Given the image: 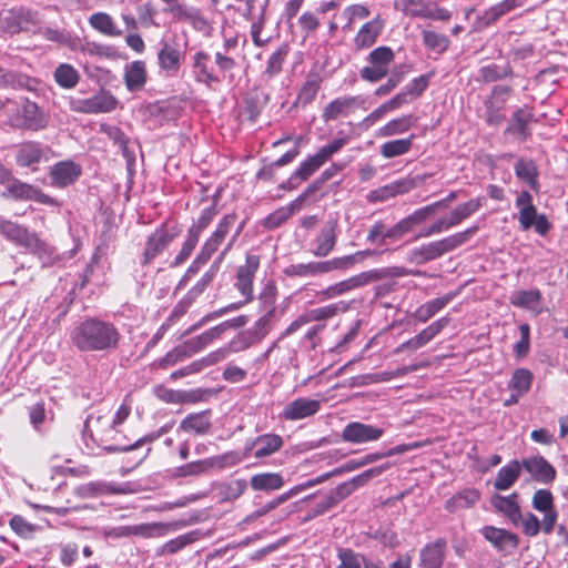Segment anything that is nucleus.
<instances>
[{
	"instance_id": "obj_30",
	"label": "nucleus",
	"mask_w": 568,
	"mask_h": 568,
	"mask_svg": "<svg viewBox=\"0 0 568 568\" xmlns=\"http://www.w3.org/2000/svg\"><path fill=\"white\" fill-rule=\"evenodd\" d=\"M480 499V491L476 488H464L445 501V509L456 513L474 507Z\"/></svg>"
},
{
	"instance_id": "obj_33",
	"label": "nucleus",
	"mask_w": 568,
	"mask_h": 568,
	"mask_svg": "<svg viewBox=\"0 0 568 568\" xmlns=\"http://www.w3.org/2000/svg\"><path fill=\"white\" fill-rule=\"evenodd\" d=\"M43 154V148L39 142H26L18 146L16 162L21 168H28L40 163Z\"/></svg>"
},
{
	"instance_id": "obj_63",
	"label": "nucleus",
	"mask_w": 568,
	"mask_h": 568,
	"mask_svg": "<svg viewBox=\"0 0 568 568\" xmlns=\"http://www.w3.org/2000/svg\"><path fill=\"white\" fill-rule=\"evenodd\" d=\"M455 227L450 215L442 216L437 219L432 225L424 227L419 231V233L415 236V239L429 237L432 235L440 234L445 231Z\"/></svg>"
},
{
	"instance_id": "obj_27",
	"label": "nucleus",
	"mask_w": 568,
	"mask_h": 568,
	"mask_svg": "<svg viewBox=\"0 0 568 568\" xmlns=\"http://www.w3.org/2000/svg\"><path fill=\"white\" fill-rule=\"evenodd\" d=\"M415 187V182L412 179H402L392 182L387 185L372 190L368 195L371 202H384L397 195L408 193Z\"/></svg>"
},
{
	"instance_id": "obj_48",
	"label": "nucleus",
	"mask_w": 568,
	"mask_h": 568,
	"mask_svg": "<svg viewBox=\"0 0 568 568\" xmlns=\"http://www.w3.org/2000/svg\"><path fill=\"white\" fill-rule=\"evenodd\" d=\"M515 173L519 180L525 181L534 191H538L537 180L538 171L535 163L530 160L520 159L515 164Z\"/></svg>"
},
{
	"instance_id": "obj_22",
	"label": "nucleus",
	"mask_w": 568,
	"mask_h": 568,
	"mask_svg": "<svg viewBox=\"0 0 568 568\" xmlns=\"http://www.w3.org/2000/svg\"><path fill=\"white\" fill-rule=\"evenodd\" d=\"M447 541L445 538L426 544L419 552L422 568H442L446 557Z\"/></svg>"
},
{
	"instance_id": "obj_31",
	"label": "nucleus",
	"mask_w": 568,
	"mask_h": 568,
	"mask_svg": "<svg viewBox=\"0 0 568 568\" xmlns=\"http://www.w3.org/2000/svg\"><path fill=\"white\" fill-rule=\"evenodd\" d=\"M521 469V462L517 459H513L503 466L496 475L494 488L497 491H505L511 488L518 480Z\"/></svg>"
},
{
	"instance_id": "obj_23",
	"label": "nucleus",
	"mask_w": 568,
	"mask_h": 568,
	"mask_svg": "<svg viewBox=\"0 0 568 568\" xmlns=\"http://www.w3.org/2000/svg\"><path fill=\"white\" fill-rule=\"evenodd\" d=\"M23 248L37 256L43 267L52 266L59 260L55 247L41 240L36 232H32Z\"/></svg>"
},
{
	"instance_id": "obj_17",
	"label": "nucleus",
	"mask_w": 568,
	"mask_h": 568,
	"mask_svg": "<svg viewBox=\"0 0 568 568\" xmlns=\"http://www.w3.org/2000/svg\"><path fill=\"white\" fill-rule=\"evenodd\" d=\"M384 434V430L373 425L353 422L347 424L342 433V438L352 444H365L378 440Z\"/></svg>"
},
{
	"instance_id": "obj_41",
	"label": "nucleus",
	"mask_w": 568,
	"mask_h": 568,
	"mask_svg": "<svg viewBox=\"0 0 568 568\" xmlns=\"http://www.w3.org/2000/svg\"><path fill=\"white\" fill-rule=\"evenodd\" d=\"M321 83L322 78L320 77V74H307L304 83L302 84L298 91L295 104L305 106L312 103L321 89Z\"/></svg>"
},
{
	"instance_id": "obj_50",
	"label": "nucleus",
	"mask_w": 568,
	"mask_h": 568,
	"mask_svg": "<svg viewBox=\"0 0 568 568\" xmlns=\"http://www.w3.org/2000/svg\"><path fill=\"white\" fill-rule=\"evenodd\" d=\"M276 298H277V288H276L275 283L273 281L266 282L258 295L260 311L262 313H268V315H275Z\"/></svg>"
},
{
	"instance_id": "obj_37",
	"label": "nucleus",
	"mask_w": 568,
	"mask_h": 568,
	"mask_svg": "<svg viewBox=\"0 0 568 568\" xmlns=\"http://www.w3.org/2000/svg\"><path fill=\"white\" fill-rule=\"evenodd\" d=\"M210 55L206 52L200 51L194 54V74L197 82L210 85L220 81L212 68L209 67Z\"/></svg>"
},
{
	"instance_id": "obj_61",
	"label": "nucleus",
	"mask_w": 568,
	"mask_h": 568,
	"mask_svg": "<svg viewBox=\"0 0 568 568\" xmlns=\"http://www.w3.org/2000/svg\"><path fill=\"white\" fill-rule=\"evenodd\" d=\"M18 110L21 112L23 123L28 128L38 129L41 126L42 119L37 103L26 100Z\"/></svg>"
},
{
	"instance_id": "obj_64",
	"label": "nucleus",
	"mask_w": 568,
	"mask_h": 568,
	"mask_svg": "<svg viewBox=\"0 0 568 568\" xmlns=\"http://www.w3.org/2000/svg\"><path fill=\"white\" fill-rule=\"evenodd\" d=\"M247 488V481L243 478L233 479L225 484L221 490L222 499L232 501L241 497Z\"/></svg>"
},
{
	"instance_id": "obj_62",
	"label": "nucleus",
	"mask_w": 568,
	"mask_h": 568,
	"mask_svg": "<svg viewBox=\"0 0 568 568\" xmlns=\"http://www.w3.org/2000/svg\"><path fill=\"white\" fill-rule=\"evenodd\" d=\"M220 270L219 263H212L210 268L202 275L196 284L186 293L194 301L212 284Z\"/></svg>"
},
{
	"instance_id": "obj_53",
	"label": "nucleus",
	"mask_w": 568,
	"mask_h": 568,
	"mask_svg": "<svg viewBox=\"0 0 568 568\" xmlns=\"http://www.w3.org/2000/svg\"><path fill=\"white\" fill-rule=\"evenodd\" d=\"M422 38L424 45L437 53L445 52L450 45V40L447 36L433 30H424Z\"/></svg>"
},
{
	"instance_id": "obj_46",
	"label": "nucleus",
	"mask_w": 568,
	"mask_h": 568,
	"mask_svg": "<svg viewBox=\"0 0 568 568\" xmlns=\"http://www.w3.org/2000/svg\"><path fill=\"white\" fill-rule=\"evenodd\" d=\"M415 135L412 134L406 139H397L383 143L381 145V154L385 159H393L408 153L413 146Z\"/></svg>"
},
{
	"instance_id": "obj_56",
	"label": "nucleus",
	"mask_w": 568,
	"mask_h": 568,
	"mask_svg": "<svg viewBox=\"0 0 568 568\" xmlns=\"http://www.w3.org/2000/svg\"><path fill=\"white\" fill-rule=\"evenodd\" d=\"M449 317H440L439 320L435 321L429 326L424 328L420 333L415 335L414 339L419 345V347H423L427 343H429L436 335H438L449 324Z\"/></svg>"
},
{
	"instance_id": "obj_42",
	"label": "nucleus",
	"mask_w": 568,
	"mask_h": 568,
	"mask_svg": "<svg viewBox=\"0 0 568 568\" xmlns=\"http://www.w3.org/2000/svg\"><path fill=\"white\" fill-rule=\"evenodd\" d=\"M453 300L452 294H446L442 297L434 298L420 305L413 314L414 318L419 323H426L435 314L442 311Z\"/></svg>"
},
{
	"instance_id": "obj_11",
	"label": "nucleus",
	"mask_w": 568,
	"mask_h": 568,
	"mask_svg": "<svg viewBox=\"0 0 568 568\" xmlns=\"http://www.w3.org/2000/svg\"><path fill=\"white\" fill-rule=\"evenodd\" d=\"M174 237L175 235L169 231L166 224H161L155 229L145 241L141 255V265H149L155 257L162 254Z\"/></svg>"
},
{
	"instance_id": "obj_44",
	"label": "nucleus",
	"mask_w": 568,
	"mask_h": 568,
	"mask_svg": "<svg viewBox=\"0 0 568 568\" xmlns=\"http://www.w3.org/2000/svg\"><path fill=\"white\" fill-rule=\"evenodd\" d=\"M484 203L485 197L478 196L476 199H471L465 203L456 205L449 212V215L455 226L459 225L463 221L475 214L484 205Z\"/></svg>"
},
{
	"instance_id": "obj_9",
	"label": "nucleus",
	"mask_w": 568,
	"mask_h": 568,
	"mask_svg": "<svg viewBox=\"0 0 568 568\" xmlns=\"http://www.w3.org/2000/svg\"><path fill=\"white\" fill-rule=\"evenodd\" d=\"M171 527V524L145 523L132 526L103 527L101 534L108 539H121L132 536L152 538L163 536Z\"/></svg>"
},
{
	"instance_id": "obj_47",
	"label": "nucleus",
	"mask_w": 568,
	"mask_h": 568,
	"mask_svg": "<svg viewBox=\"0 0 568 568\" xmlns=\"http://www.w3.org/2000/svg\"><path fill=\"white\" fill-rule=\"evenodd\" d=\"M55 82L63 89H73L80 81L79 71L69 63L59 64L53 73Z\"/></svg>"
},
{
	"instance_id": "obj_28",
	"label": "nucleus",
	"mask_w": 568,
	"mask_h": 568,
	"mask_svg": "<svg viewBox=\"0 0 568 568\" xmlns=\"http://www.w3.org/2000/svg\"><path fill=\"white\" fill-rule=\"evenodd\" d=\"M307 199L301 194L288 205L282 206L267 215L263 221V226L266 229H276L285 223L295 212L302 210L304 202Z\"/></svg>"
},
{
	"instance_id": "obj_15",
	"label": "nucleus",
	"mask_w": 568,
	"mask_h": 568,
	"mask_svg": "<svg viewBox=\"0 0 568 568\" xmlns=\"http://www.w3.org/2000/svg\"><path fill=\"white\" fill-rule=\"evenodd\" d=\"M337 221L329 220L321 229L317 236L311 242L310 252L316 257H326L334 250L337 242Z\"/></svg>"
},
{
	"instance_id": "obj_1",
	"label": "nucleus",
	"mask_w": 568,
	"mask_h": 568,
	"mask_svg": "<svg viewBox=\"0 0 568 568\" xmlns=\"http://www.w3.org/2000/svg\"><path fill=\"white\" fill-rule=\"evenodd\" d=\"M71 344L82 353L110 352L118 348L121 334L118 327L98 317H87L71 327Z\"/></svg>"
},
{
	"instance_id": "obj_55",
	"label": "nucleus",
	"mask_w": 568,
	"mask_h": 568,
	"mask_svg": "<svg viewBox=\"0 0 568 568\" xmlns=\"http://www.w3.org/2000/svg\"><path fill=\"white\" fill-rule=\"evenodd\" d=\"M285 274L287 276H298V277L317 276V275L324 274L323 263L321 261V262L293 264L285 270Z\"/></svg>"
},
{
	"instance_id": "obj_18",
	"label": "nucleus",
	"mask_w": 568,
	"mask_h": 568,
	"mask_svg": "<svg viewBox=\"0 0 568 568\" xmlns=\"http://www.w3.org/2000/svg\"><path fill=\"white\" fill-rule=\"evenodd\" d=\"M480 534L500 552L510 554L519 545L518 536L503 528L484 526Z\"/></svg>"
},
{
	"instance_id": "obj_59",
	"label": "nucleus",
	"mask_w": 568,
	"mask_h": 568,
	"mask_svg": "<svg viewBox=\"0 0 568 568\" xmlns=\"http://www.w3.org/2000/svg\"><path fill=\"white\" fill-rule=\"evenodd\" d=\"M290 47L287 43L281 44L268 58L265 73L273 77L282 71V67L288 55Z\"/></svg>"
},
{
	"instance_id": "obj_49",
	"label": "nucleus",
	"mask_w": 568,
	"mask_h": 568,
	"mask_svg": "<svg viewBox=\"0 0 568 568\" xmlns=\"http://www.w3.org/2000/svg\"><path fill=\"white\" fill-rule=\"evenodd\" d=\"M428 0H398L395 9L412 18H427L429 10Z\"/></svg>"
},
{
	"instance_id": "obj_38",
	"label": "nucleus",
	"mask_w": 568,
	"mask_h": 568,
	"mask_svg": "<svg viewBox=\"0 0 568 568\" xmlns=\"http://www.w3.org/2000/svg\"><path fill=\"white\" fill-rule=\"evenodd\" d=\"M326 161L317 151L315 154L307 156L300 163L296 170L290 176V183L293 185V181L304 182L308 180Z\"/></svg>"
},
{
	"instance_id": "obj_25",
	"label": "nucleus",
	"mask_w": 568,
	"mask_h": 568,
	"mask_svg": "<svg viewBox=\"0 0 568 568\" xmlns=\"http://www.w3.org/2000/svg\"><path fill=\"white\" fill-rule=\"evenodd\" d=\"M509 302L513 306L525 308L535 316L542 313V295L538 288L515 291L511 293Z\"/></svg>"
},
{
	"instance_id": "obj_52",
	"label": "nucleus",
	"mask_w": 568,
	"mask_h": 568,
	"mask_svg": "<svg viewBox=\"0 0 568 568\" xmlns=\"http://www.w3.org/2000/svg\"><path fill=\"white\" fill-rule=\"evenodd\" d=\"M532 383V374L527 368H517L514 371L513 376L508 383V387L518 393V395L526 394Z\"/></svg>"
},
{
	"instance_id": "obj_24",
	"label": "nucleus",
	"mask_w": 568,
	"mask_h": 568,
	"mask_svg": "<svg viewBox=\"0 0 568 568\" xmlns=\"http://www.w3.org/2000/svg\"><path fill=\"white\" fill-rule=\"evenodd\" d=\"M517 499V493H513L509 496L495 495L490 499L491 506L516 527L521 521V509Z\"/></svg>"
},
{
	"instance_id": "obj_3",
	"label": "nucleus",
	"mask_w": 568,
	"mask_h": 568,
	"mask_svg": "<svg viewBox=\"0 0 568 568\" xmlns=\"http://www.w3.org/2000/svg\"><path fill=\"white\" fill-rule=\"evenodd\" d=\"M422 272L417 270H409L403 266H389L375 268L367 272L359 273L355 276H352L347 280L333 284L322 291L321 295L324 298H334L336 296L343 295L354 288L362 287L368 283L379 281L386 277H403V276H417L420 275Z\"/></svg>"
},
{
	"instance_id": "obj_19",
	"label": "nucleus",
	"mask_w": 568,
	"mask_h": 568,
	"mask_svg": "<svg viewBox=\"0 0 568 568\" xmlns=\"http://www.w3.org/2000/svg\"><path fill=\"white\" fill-rule=\"evenodd\" d=\"M321 402L306 397H298L285 405L280 417L285 420H300L318 413Z\"/></svg>"
},
{
	"instance_id": "obj_35",
	"label": "nucleus",
	"mask_w": 568,
	"mask_h": 568,
	"mask_svg": "<svg viewBox=\"0 0 568 568\" xmlns=\"http://www.w3.org/2000/svg\"><path fill=\"white\" fill-rule=\"evenodd\" d=\"M124 82L129 91L141 90L146 82V67L141 60L133 61L125 65Z\"/></svg>"
},
{
	"instance_id": "obj_6",
	"label": "nucleus",
	"mask_w": 568,
	"mask_h": 568,
	"mask_svg": "<svg viewBox=\"0 0 568 568\" xmlns=\"http://www.w3.org/2000/svg\"><path fill=\"white\" fill-rule=\"evenodd\" d=\"M242 462V457L236 452H227L222 455L199 459L174 468L173 477H200L210 474L214 469H224Z\"/></svg>"
},
{
	"instance_id": "obj_43",
	"label": "nucleus",
	"mask_w": 568,
	"mask_h": 568,
	"mask_svg": "<svg viewBox=\"0 0 568 568\" xmlns=\"http://www.w3.org/2000/svg\"><path fill=\"white\" fill-rule=\"evenodd\" d=\"M416 118L413 114H406L390 120L378 130V136L387 138L407 132L415 125Z\"/></svg>"
},
{
	"instance_id": "obj_26",
	"label": "nucleus",
	"mask_w": 568,
	"mask_h": 568,
	"mask_svg": "<svg viewBox=\"0 0 568 568\" xmlns=\"http://www.w3.org/2000/svg\"><path fill=\"white\" fill-rule=\"evenodd\" d=\"M383 29L384 21L379 16L364 23L354 38L355 49L365 50L374 45Z\"/></svg>"
},
{
	"instance_id": "obj_54",
	"label": "nucleus",
	"mask_w": 568,
	"mask_h": 568,
	"mask_svg": "<svg viewBox=\"0 0 568 568\" xmlns=\"http://www.w3.org/2000/svg\"><path fill=\"white\" fill-rule=\"evenodd\" d=\"M345 168L344 163H333L329 165L326 170L322 172V174L302 193L306 199H308L311 195H313L315 192H317L322 185L333 179L338 172L343 171Z\"/></svg>"
},
{
	"instance_id": "obj_4",
	"label": "nucleus",
	"mask_w": 568,
	"mask_h": 568,
	"mask_svg": "<svg viewBox=\"0 0 568 568\" xmlns=\"http://www.w3.org/2000/svg\"><path fill=\"white\" fill-rule=\"evenodd\" d=\"M478 230V225H473L462 232L422 244L409 251L408 258L418 265L437 260L467 243Z\"/></svg>"
},
{
	"instance_id": "obj_40",
	"label": "nucleus",
	"mask_w": 568,
	"mask_h": 568,
	"mask_svg": "<svg viewBox=\"0 0 568 568\" xmlns=\"http://www.w3.org/2000/svg\"><path fill=\"white\" fill-rule=\"evenodd\" d=\"M351 303L346 301H338L333 304L310 310L306 314L308 322H318L335 317L341 313L349 310Z\"/></svg>"
},
{
	"instance_id": "obj_13",
	"label": "nucleus",
	"mask_w": 568,
	"mask_h": 568,
	"mask_svg": "<svg viewBox=\"0 0 568 568\" xmlns=\"http://www.w3.org/2000/svg\"><path fill=\"white\" fill-rule=\"evenodd\" d=\"M365 103V98L362 95H348L336 98L331 101L323 110L322 119L325 122L335 121L341 116H348L356 109Z\"/></svg>"
},
{
	"instance_id": "obj_2",
	"label": "nucleus",
	"mask_w": 568,
	"mask_h": 568,
	"mask_svg": "<svg viewBox=\"0 0 568 568\" xmlns=\"http://www.w3.org/2000/svg\"><path fill=\"white\" fill-rule=\"evenodd\" d=\"M260 267V257L254 254H247L245 258V264L240 265L236 272V281L235 287L244 297L242 302L232 303L225 307H222L217 311L212 312L204 316L197 324L193 325L191 328L186 331L185 334H190L207 323L211 320L217 318L229 312L236 311L241 308L243 305L250 303L253 300V281L255 274Z\"/></svg>"
},
{
	"instance_id": "obj_34",
	"label": "nucleus",
	"mask_w": 568,
	"mask_h": 568,
	"mask_svg": "<svg viewBox=\"0 0 568 568\" xmlns=\"http://www.w3.org/2000/svg\"><path fill=\"white\" fill-rule=\"evenodd\" d=\"M222 335H223V326H214V327L203 332L199 336H195L193 338L185 341L183 343L184 348H186V351L191 357L194 354L206 348L214 341L220 339L222 337Z\"/></svg>"
},
{
	"instance_id": "obj_58",
	"label": "nucleus",
	"mask_w": 568,
	"mask_h": 568,
	"mask_svg": "<svg viewBox=\"0 0 568 568\" xmlns=\"http://www.w3.org/2000/svg\"><path fill=\"white\" fill-rule=\"evenodd\" d=\"M189 357H190V355H189L186 348H184V344H181V345H178L176 347H174L172 351L168 352L160 359L155 361L152 365H153V367L165 369L168 367L174 366L175 364H178Z\"/></svg>"
},
{
	"instance_id": "obj_57",
	"label": "nucleus",
	"mask_w": 568,
	"mask_h": 568,
	"mask_svg": "<svg viewBox=\"0 0 568 568\" xmlns=\"http://www.w3.org/2000/svg\"><path fill=\"white\" fill-rule=\"evenodd\" d=\"M405 452V448L403 446H396L385 453H372L367 454L358 459H351L348 460V469L356 470L361 467H364L368 464L375 463L382 458L389 457L395 454H399Z\"/></svg>"
},
{
	"instance_id": "obj_10",
	"label": "nucleus",
	"mask_w": 568,
	"mask_h": 568,
	"mask_svg": "<svg viewBox=\"0 0 568 568\" xmlns=\"http://www.w3.org/2000/svg\"><path fill=\"white\" fill-rule=\"evenodd\" d=\"M116 103V99L111 93L101 91L88 99H71L69 105L74 112L97 114L113 111Z\"/></svg>"
},
{
	"instance_id": "obj_29",
	"label": "nucleus",
	"mask_w": 568,
	"mask_h": 568,
	"mask_svg": "<svg viewBox=\"0 0 568 568\" xmlns=\"http://www.w3.org/2000/svg\"><path fill=\"white\" fill-rule=\"evenodd\" d=\"M284 445L283 438L277 434H264L257 436L247 447L255 448L254 456L256 458L268 457L278 452Z\"/></svg>"
},
{
	"instance_id": "obj_16",
	"label": "nucleus",
	"mask_w": 568,
	"mask_h": 568,
	"mask_svg": "<svg viewBox=\"0 0 568 568\" xmlns=\"http://www.w3.org/2000/svg\"><path fill=\"white\" fill-rule=\"evenodd\" d=\"M3 196H11L14 200L21 201H36L41 204L54 203V200L51 196L31 184L21 182L17 178H14L6 187V193H3Z\"/></svg>"
},
{
	"instance_id": "obj_39",
	"label": "nucleus",
	"mask_w": 568,
	"mask_h": 568,
	"mask_svg": "<svg viewBox=\"0 0 568 568\" xmlns=\"http://www.w3.org/2000/svg\"><path fill=\"white\" fill-rule=\"evenodd\" d=\"M250 485L257 491H273L284 486V479L278 473H260L251 477Z\"/></svg>"
},
{
	"instance_id": "obj_12",
	"label": "nucleus",
	"mask_w": 568,
	"mask_h": 568,
	"mask_svg": "<svg viewBox=\"0 0 568 568\" xmlns=\"http://www.w3.org/2000/svg\"><path fill=\"white\" fill-rule=\"evenodd\" d=\"M520 462L523 469L538 484L549 486L557 478L556 468L541 455L529 456Z\"/></svg>"
},
{
	"instance_id": "obj_36",
	"label": "nucleus",
	"mask_w": 568,
	"mask_h": 568,
	"mask_svg": "<svg viewBox=\"0 0 568 568\" xmlns=\"http://www.w3.org/2000/svg\"><path fill=\"white\" fill-rule=\"evenodd\" d=\"M212 427L210 412H201L190 414L180 423V429L186 433H194L196 435H205L210 433Z\"/></svg>"
},
{
	"instance_id": "obj_8",
	"label": "nucleus",
	"mask_w": 568,
	"mask_h": 568,
	"mask_svg": "<svg viewBox=\"0 0 568 568\" xmlns=\"http://www.w3.org/2000/svg\"><path fill=\"white\" fill-rule=\"evenodd\" d=\"M518 209V221L523 231L535 227L539 235H545L550 230V223L545 214H538L532 203V195L528 191H521L516 199Z\"/></svg>"
},
{
	"instance_id": "obj_51",
	"label": "nucleus",
	"mask_w": 568,
	"mask_h": 568,
	"mask_svg": "<svg viewBox=\"0 0 568 568\" xmlns=\"http://www.w3.org/2000/svg\"><path fill=\"white\" fill-rule=\"evenodd\" d=\"M268 4V0H265L264 3L260 4V14L256 18L248 19L251 23V37L255 47L262 48L267 43V40L261 39V32L263 31L266 23V7Z\"/></svg>"
},
{
	"instance_id": "obj_60",
	"label": "nucleus",
	"mask_w": 568,
	"mask_h": 568,
	"mask_svg": "<svg viewBox=\"0 0 568 568\" xmlns=\"http://www.w3.org/2000/svg\"><path fill=\"white\" fill-rule=\"evenodd\" d=\"M510 73L511 68L507 63L503 65L491 63L479 69V77L485 82H494L504 79Z\"/></svg>"
},
{
	"instance_id": "obj_21",
	"label": "nucleus",
	"mask_w": 568,
	"mask_h": 568,
	"mask_svg": "<svg viewBox=\"0 0 568 568\" xmlns=\"http://www.w3.org/2000/svg\"><path fill=\"white\" fill-rule=\"evenodd\" d=\"M161 49L158 52V64L166 75H175L181 67L183 52L176 43L161 41Z\"/></svg>"
},
{
	"instance_id": "obj_20",
	"label": "nucleus",
	"mask_w": 568,
	"mask_h": 568,
	"mask_svg": "<svg viewBox=\"0 0 568 568\" xmlns=\"http://www.w3.org/2000/svg\"><path fill=\"white\" fill-rule=\"evenodd\" d=\"M534 121V113L529 108H519L514 111L505 129V134H509L519 142H525L531 135L529 124Z\"/></svg>"
},
{
	"instance_id": "obj_7",
	"label": "nucleus",
	"mask_w": 568,
	"mask_h": 568,
	"mask_svg": "<svg viewBox=\"0 0 568 568\" xmlns=\"http://www.w3.org/2000/svg\"><path fill=\"white\" fill-rule=\"evenodd\" d=\"M394 60L395 53L392 48L387 45L375 48L365 58L367 64L359 70L361 79L371 83L381 81L388 75Z\"/></svg>"
},
{
	"instance_id": "obj_32",
	"label": "nucleus",
	"mask_w": 568,
	"mask_h": 568,
	"mask_svg": "<svg viewBox=\"0 0 568 568\" xmlns=\"http://www.w3.org/2000/svg\"><path fill=\"white\" fill-rule=\"evenodd\" d=\"M0 234L6 237V240L23 247L32 234V231H29V229L24 225L0 216Z\"/></svg>"
},
{
	"instance_id": "obj_14",
	"label": "nucleus",
	"mask_w": 568,
	"mask_h": 568,
	"mask_svg": "<svg viewBox=\"0 0 568 568\" xmlns=\"http://www.w3.org/2000/svg\"><path fill=\"white\" fill-rule=\"evenodd\" d=\"M81 174V165L72 160L57 162L50 168L49 172L51 185L59 189L73 184Z\"/></svg>"
},
{
	"instance_id": "obj_45",
	"label": "nucleus",
	"mask_w": 568,
	"mask_h": 568,
	"mask_svg": "<svg viewBox=\"0 0 568 568\" xmlns=\"http://www.w3.org/2000/svg\"><path fill=\"white\" fill-rule=\"evenodd\" d=\"M90 26L108 37H120L122 31L116 28L113 19L106 12H95L89 18Z\"/></svg>"
},
{
	"instance_id": "obj_5",
	"label": "nucleus",
	"mask_w": 568,
	"mask_h": 568,
	"mask_svg": "<svg viewBox=\"0 0 568 568\" xmlns=\"http://www.w3.org/2000/svg\"><path fill=\"white\" fill-rule=\"evenodd\" d=\"M235 221V214H227L220 221L215 231L204 242L199 254L193 260V262L191 263V265L187 267L184 275L180 280L178 285L179 288L184 287L187 284V282L199 273L201 267L210 261L212 255L217 251V248L225 240L226 235L230 233Z\"/></svg>"
}]
</instances>
